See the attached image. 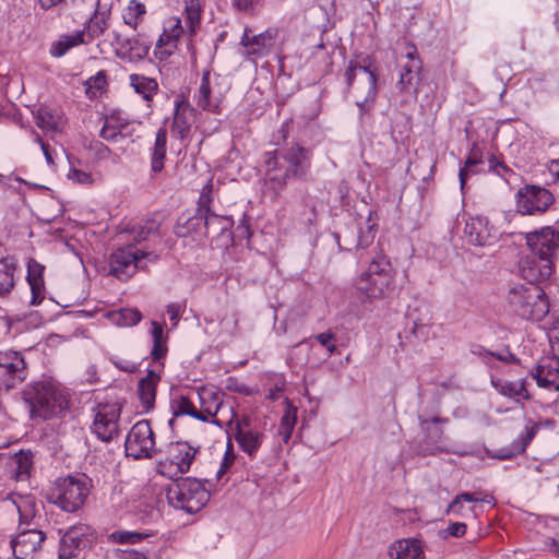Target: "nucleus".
I'll return each instance as SVG.
<instances>
[{"instance_id": "aec40b11", "label": "nucleus", "mask_w": 559, "mask_h": 559, "mask_svg": "<svg viewBox=\"0 0 559 559\" xmlns=\"http://www.w3.org/2000/svg\"><path fill=\"white\" fill-rule=\"evenodd\" d=\"M464 235L474 246H488L496 240L493 229L484 216L469 217L465 223Z\"/></svg>"}, {"instance_id": "2eb2a0df", "label": "nucleus", "mask_w": 559, "mask_h": 559, "mask_svg": "<svg viewBox=\"0 0 559 559\" xmlns=\"http://www.w3.org/2000/svg\"><path fill=\"white\" fill-rule=\"evenodd\" d=\"M187 226L178 227L176 234L180 237H185L191 230H195L199 225L203 224L205 229L204 235L219 234L228 230L231 226V219L227 216H221L215 214L213 211L204 215H195L187 219Z\"/></svg>"}, {"instance_id": "49530a36", "label": "nucleus", "mask_w": 559, "mask_h": 559, "mask_svg": "<svg viewBox=\"0 0 559 559\" xmlns=\"http://www.w3.org/2000/svg\"><path fill=\"white\" fill-rule=\"evenodd\" d=\"M159 223L156 219H146L132 225L128 231L133 235L135 242H141L147 239L151 235L158 233Z\"/></svg>"}, {"instance_id": "a19ab883", "label": "nucleus", "mask_w": 559, "mask_h": 559, "mask_svg": "<svg viewBox=\"0 0 559 559\" xmlns=\"http://www.w3.org/2000/svg\"><path fill=\"white\" fill-rule=\"evenodd\" d=\"M192 124V109L188 107L177 108L171 131L175 135L183 140L188 136Z\"/></svg>"}, {"instance_id": "09e8293b", "label": "nucleus", "mask_w": 559, "mask_h": 559, "mask_svg": "<svg viewBox=\"0 0 559 559\" xmlns=\"http://www.w3.org/2000/svg\"><path fill=\"white\" fill-rule=\"evenodd\" d=\"M171 407L175 416L188 415L201 421H207V417L202 416V413L185 396H180L178 400L174 401Z\"/></svg>"}, {"instance_id": "b1692460", "label": "nucleus", "mask_w": 559, "mask_h": 559, "mask_svg": "<svg viewBox=\"0 0 559 559\" xmlns=\"http://www.w3.org/2000/svg\"><path fill=\"white\" fill-rule=\"evenodd\" d=\"M211 72L204 70L200 85L194 93V100L198 107L210 112H218L221 97L215 95L211 86Z\"/></svg>"}, {"instance_id": "f257e3e1", "label": "nucleus", "mask_w": 559, "mask_h": 559, "mask_svg": "<svg viewBox=\"0 0 559 559\" xmlns=\"http://www.w3.org/2000/svg\"><path fill=\"white\" fill-rule=\"evenodd\" d=\"M311 168V153L298 143L265 152L263 155V191L278 198L290 180L305 181Z\"/></svg>"}, {"instance_id": "680f3d73", "label": "nucleus", "mask_w": 559, "mask_h": 559, "mask_svg": "<svg viewBox=\"0 0 559 559\" xmlns=\"http://www.w3.org/2000/svg\"><path fill=\"white\" fill-rule=\"evenodd\" d=\"M166 311L171 322V326L176 328L180 318L181 306L177 302L169 304Z\"/></svg>"}, {"instance_id": "9b49d317", "label": "nucleus", "mask_w": 559, "mask_h": 559, "mask_svg": "<svg viewBox=\"0 0 559 559\" xmlns=\"http://www.w3.org/2000/svg\"><path fill=\"white\" fill-rule=\"evenodd\" d=\"M554 195L546 188L526 186L518 193L516 206L522 214L544 213L552 204Z\"/></svg>"}, {"instance_id": "e433bc0d", "label": "nucleus", "mask_w": 559, "mask_h": 559, "mask_svg": "<svg viewBox=\"0 0 559 559\" xmlns=\"http://www.w3.org/2000/svg\"><path fill=\"white\" fill-rule=\"evenodd\" d=\"M129 81L135 93L142 95L145 100H151L158 91V84L155 79L133 73L130 74Z\"/></svg>"}, {"instance_id": "f3484780", "label": "nucleus", "mask_w": 559, "mask_h": 559, "mask_svg": "<svg viewBox=\"0 0 559 559\" xmlns=\"http://www.w3.org/2000/svg\"><path fill=\"white\" fill-rule=\"evenodd\" d=\"M109 16L110 9L106 4L102 5L100 1H98L97 9L88 20L86 28L72 34V47L86 44L100 36L108 27Z\"/></svg>"}, {"instance_id": "412c9836", "label": "nucleus", "mask_w": 559, "mask_h": 559, "mask_svg": "<svg viewBox=\"0 0 559 559\" xmlns=\"http://www.w3.org/2000/svg\"><path fill=\"white\" fill-rule=\"evenodd\" d=\"M537 385L549 390H559V358L544 357L532 371Z\"/></svg>"}, {"instance_id": "c9c22d12", "label": "nucleus", "mask_w": 559, "mask_h": 559, "mask_svg": "<svg viewBox=\"0 0 559 559\" xmlns=\"http://www.w3.org/2000/svg\"><path fill=\"white\" fill-rule=\"evenodd\" d=\"M33 463V453L31 451H21L12 459L11 466L17 481H25L29 478Z\"/></svg>"}, {"instance_id": "473e14b6", "label": "nucleus", "mask_w": 559, "mask_h": 559, "mask_svg": "<svg viewBox=\"0 0 559 559\" xmlns=\"http://www.w3.org/2000/svg\"><path fill=\"white\" fill-rule=\"evenodd\" d=\"M167 152V130L159 128L155 135L154 144L151 148V168L154 173H159L164 168V162Z\"/></svg>"}, {"instance_id": "4468645a", "label": "nucleus", "mask_w": 559, "mask_h": 559, "mask_svg": "<svg viewBox=\"0 0 559 559\" xmlns=\"http://www.w3.org/2000/svg\"><path fill=\"white\" fill-rule=\"evenodd\" d=\"M183 2L185 26H182L180 19H171L169 28L165 29L177 41L183 32H187L190 36L194 35L201 22V0H183Z\"/></svg>"}, {"instance_id": "de8ad7c7", "label": "nucleus", "mask_w": 559, "mask_h": 559, "mask_svg": "<svg viewBox=\"0 0 559 559\" xmlns=\"http://www.w3.org/2000/svg\"><path fill=\"white\" fill-rule=\"evenodd\" d=\"M8 332L12 334L22 333L32 326H37L38 322H36V318L34 314H29L28 317L21 318L20 316H7L2 318Z\"/></svg>"}, {"instance_id": "0e129e2a", "label": "nucleus", "mask_w": 559, "mask_h": 559, "mask_svg": "<svg viewBox=\"0 0 559 559\" xmlns=\"http://www.w3.org/2000/svg\"><path fill=\"white\" fill-rule=\"evenodd\" d=\"M167 353L166 340H162L159 342H153V348L151 352L152 357L157 360L164 357Z\"/></svg>"}, {"instance_id": "a18cd8bd", "label": "nucleus", "mask_w": 559, "mask_h": 559, "mask_svg": "<svg viewBox=\"0 0 559 559\" xmlns=\"http://www.w3.org/2000/svg\"><path fill=\"white\" fill-rule=\"evenodd\" d=\"M296 421H297V407L293 406L292 404H289L287 402V406L282 416L280 427H278V433L285 443H287L288 440L290 439L293 430L296 425Z\"/></svg>"}, {"instance_id": "0eeeda50", "label": "nucleus", "mask_w": 559, "mask_h": 559, "mask_svg": "<svg viewBox=\"0 0 559 559\" xmlns=\"http://www.w3.org/2000/svg\"><path fill=\"white\" fill-rule=\"evenodd\" d=\"M127 456L135 460L152 459L158 452L155 435L148 420L135 423L127 435L124 442Z\"/></svg>"}, {"instance_id": "58836bf2", "label": "nucleus", "mask_w": 559, "mask_h": 559, "mask_svg": "<svg viewBox=\"0 0 559 559\" xmlns=\"http://www.w3.org/2000/svg\"><path fill=\"white\" fill-rule=\"evenodd\" d=\"M107 318L115 325L129 328L138 324L142 314L135 308H122L108 312Z\"/></svg>"}, {"instance_id": "20e7f679", "label": "nucleus", "mask_w": 559, "mask_h": 559, "mask_svg": "<svg viewBox=\"0 0 559 559\" xmlns=\"http://www.w3.org/2000/svg\"><path fill=\"white\" fill-rule=\"evenodd\" d=\"M508 301L512 310L526 320H543L549 312L544 289L537 284L516 285L509 290Z\"/></svg>"}, {"instance_id": "f03ea898", "label": "nucleus", "mask_w": 559, "mask_h": 559, "mask_svg": "<svg viewBox=\"0 0 559 559\" xmlns=\"http://www.w3.org/2000/svg\"><path fill=\"white\" fill-rule=\"evenodd\" d=\"M530 254L519 261V271L528 283L548 280L555 270L559 249V227L546 226L524 234Z\"/></svg>"}, {"instance_id": "6e6552de", "label": "nucleus", "mask_w": 559, "mask_h": 559, "mask_svg": "<svg viewBox=\"0 0 559 559\" xmlns=\"http://www.w3.org/2000/svg\"><path fill=\"white\" fill-rule=\"evenodd\" d=\"M143 259L156 261L157 254L153 252H144L128 246L120 248L111 253L109 260V274L119 280L130 278L138 269H144Z\"/></svg>"}, {"instance_id": "c756f323", "label": "nucleus", "mask_w": 559, "mask_h": 559, "mask_svg": "<svg viewBox=\"0 0 559 559\" xmlns=\"http://www.w3.org/2000/svg\"><path fill=\"white\" fill-rule=\"evenodd\" d=\"M70 491V477L58 478L47 492V499L50 503L60 510L68 512L70 500L68 493Z\"/></svg>"}, {"instance_id": "39448f33", "label": "nucleus", "mask_w": 559, "mask_h": 559, "mask_svg": "<svg viewBox=\"0 0 559 559\" xmlns=\"http://www.w3.org/2000/svg\"><path fill=\"white\" fill-rule=\"evenodd\" d=\"M24 395L33 416L49 418L59 415L68 407L63 389L53 381L39 382Z\"/></svg>"}, {"instance_id": "bb28decb", "label": "nucleus", "mask_w": 559, "mask_h": 559, "mask_svg": "<svg viewBox=\"0 0 559 559\" xmlns=\"http://www.w3.org/2000/svg\"><path fill=\"white\" fill-rule=\"evenodd\" d=\"M45 266L34 259L27 262V283L31 288V305L37 306L45 299Z\"/></svg>"}, {"instance_id": "a878e982", "label": "nucleus", "mask_w": 559, "mask_h": 559, "mask_svg": "<svg viewBox=\"0 0 559 559\" xmlns=\"http://www.w3.org/2000/svg\"><path fill=\"white\" fill-rule=\"evenodd\" d=\"M490 383L500 395L508 397L515 403H522V401L531 399L526 389L525 379L510 381L500 378H491Z\"/></svg>"}, {"instance_id": "5fc2aeb1", "label": "nucleus", "mask_w": 559, "mask_h": 559, "mask_svg": "<svg viewBox=\"0 0 559 559\" xmlns=\"http://www.w3.org/2000/svg\"><path fill=\"white\" fill-rule=\"evenodd\" d=\"M94 182L93 174L88 170L78 169L72 162V183L91 186Z\"/></svg>"}, {"instance_id": "bf43d9fd", "label": "nucleus", "mask_w": 559, "mask_h": 559, "mask_svg": "<svg viewBox=\"0 0 559 559\" xmlns=\"http://www.w3.org/2000/svg\"><path fill=\"white\" fill-rule=\"evenodd\" d=\"M459 499L463 502L475 503L478 501L495 504V498L491 495L479 496L477 492H462L459 495Z\"/></svg>"}, {"instance_id": "a211bd4d", "label": "nucleus", "mask_w": 559, "mask_h": 559, "mask_svg": "<svg viewBox=\"0 0 559 559\" xmlns=\"http://www.w3.org/2000/svg\"><path fill=\"white\" fill-rule=\"evenodd\" d=\"M45 534L38 530L22 531L11 540V548L16 559H34L39 551Z\"/></svg>"}, {"instance_id": "ddd939ff", "label": "nucleus", "mask_w": 559, "mask_h": 559, "mask_svg": "<svg viewBox=\"0 0 559 559\" xmlns=\"http://www.w3.org/2000/svg\"><path fill=\"white\" fill-rule=\"evenodd\" d=\"M133 129L127 119L118 112H111L104 117V123L99 131V136L112 144H118L124 150L126 145L131 143Z\"/></svg>"}, {"instance_id": "4be33fe9", "label": "nucleus", "mask_w": 559, "mask_h": 559, "mask_svg": "<svg viewBox=\"0 0 559 559\" xmlns=\"http://www.w3.org/2000/svg\"><path fill=\"white\" fill-rule=\"evenodd\" d=\"M539 429V425L532 419H527L524 432L521 433L509 448L500 449L496 453L490 454L491 457L499 460H509L519 454H522L531 441L535 438L537 431Z\"/></svg>"}, {"instance_id": "4c0bfd02", "label": "nucleus", "mask_w": 559, "mask_h": 559, "mask_svg": "<svg viewBox=\"0 0 559 559\" xmlns=\"http://www.w3.org/2000/svg\"><path fill=\"white\" fill-rule=\"evenodd\" d=\"M107 74L104 70L98 71L95 75L87 78L81 82V87L90 99L99 97L106 90Z\"/></svg>"}, {"instance_id": "72a5a7b5", "label": "nucleus", "mask_w": 559, "mask_h": 559, "mask_svg": "<svg viewBox=\"0 0 559 559\" xmlns=\"http://www.w3.org/2000/svg\"><path fill=\"white\" fill-rule=\"evenodd\" d=\"M235 439L245 453L254 456L263 442L264 435L257 429H247L246 432L235 431Z\"/></svg>"}, {"instance_id": "338daca9", "label": "nucleus", "mask_w": 559, "mask_h": 559, "mask_svg": "<svg viewBox=\"0 0 559 559\" xmlns=\"http://www.w3.org/2000/svg\"><path fill=\"white\" fill-rule=\"evenodd\" d=\"M151 335H152V338H153V342L154 341H162V340H166V337L164 336V326L162 323L157 322V321H152L151 322Z\"/></svg>"}, {"instance_id": "6ab92c4d", "label": "nucleus", "mask_w": 559, "mask_h": 559, "mask_svg": "<svg viewBox=\"0 0 559 559\" xmlns=\"http://www.w3.org/2000/svg\"><path fill=\"white\" fill-rule=\"evenodd\" d=\"M394 278L369 276L368 273H361L355 281L357 290L368 300L382 299L388 296L392 289Z\"/></svg>"}, {"instance_id": "9d476101", "label": "nucleus", "mask_w": 559, "mask_h": 559, "mask_svg": "<svg viewBox=\"0 0 559 559\" xmlns=\"http://www.w3.org/2000/svg\"><path fill=\"white\" fill-rule=\"evenodd\" d=\"M202 416L213 417L212 423L218 427L230 425L236 417L231 406L225 405L221 395L211 390L202 389L199 393Z\"/></svg>"}, {"instance_id": "69168bd1", "label": "nucleus", "mask_w": 559, "mask_h": 559, "mask_svg": "<svg viewBox=\"0 0 559 559\" xmlns=\"http://www.w3.org/2000/svg\"><path fill=\"white\" fill-rule=\"evenodd\" d=\"M477 164H478V160L476 158L468 157L467 160L465 162V166L460 169L459 178H460V183H461L462 188L464 187V185L467 180L468 168L472 166H475Z\"/></svg>"}, {"instance_id": "774afa93", "label": "nucleus", "mask_w": 559, "mask_h": 559, "mask_svg": "<svg viewBox=\"0 0 559 559\" xmlns=\"http://www.w3.org/2000/svg\"><path fill=\"white\" fill-rule=\"evenodd\" d=\"M448 532L451 536L461 537L466 533V524L462 522L451 523L448 527Z\"/></svg>"}, {"instance_id": "c85d7f7f", "label": "nucleus", "mask_w": 559, "mask_h": 559, "mask_svg": "<svg viewBox=\"0 0 559 559\" xmlns=\"http://www.w3.org/2000/svg\"><path fill=\"white\" fill-rule=\"evenodd\" d=\"M93 480L84 473L72 475V512L81 509L93 489Z\"/></svg>"}, {"instance_id": "8fccbe9b", "label": "nucleus", "mask_w": 559, "mask_h": 559, "mask_svg": "<svg viewBox=\"0 0 559 559\" xmlns=\"http://www.w3.org/2000/svg\"><path fill=\"white\" fill-rule=\"evenodd\" d=\"M37 126L46 132L58 133L63 127V121L60 117L47 110H43L37 116Z\"/></svg>"}, {"instance_id": "7ed1b4c3", "label": "nucleus", "mask_w": 559, "mask_h": 559, "mask_svg": "<svg viewBox=\"0 0 559 559\" xmlns=\"http://www.w3.org/2000/svg\"><path fill=\"white\" fill-rule=\"evenodd\" d=\"M346 85L361 115L368 114L377 97V76L368 57L350 60L344 73Z\"/></svg>"}, {"instance_id": "393cba45", "label": "nucleus", "mask_w": 559, "mask_h": 559, "mask_svg": "<svg viewBox=\"0 0 559 559\" xmlns=\"http://www.w3.org/2000/svg\"><path fill=\"white\" fill-rule=\"evenodd\" d=\"M405 57L407 61L401 66L400 79L396 84L401 92H408L413 87L414 80L421 70V60L418 58L415 47H411Z\"/></svg>"}, {"instance_id": "603ef678", "label": "nucleus", "mask_w": 559, "mask_h": 559, "mask_svg": "<svg viewBox=\"0 0 559 559\" xmlns=\"http://www.w3.org/2000/svg\"><path fill=\"white\" fill-rule=\"evenodd\" d=\"M377 233L376 224L370 223V218L367 222L366 229H360L358 234V239L356 241V249H365L368 248L374 240Z\"/></svg>"}, {"instance_id": "1a4fd4ad", "label": "nucleus", "mask_w": 559, "mask_h": 559, "mask_svg": "<svg viewBox=\"0 0 559 559\" xmlns=\"http://www.w3.org/2000/svg\"><path fill=\"white\" fill-rule=\"evenodd\" d=\"M121 406L119 403L98 404L95 409L92 431L105 442H109L119 435V418Z\"/></svg>"}, {"instance_id": "3c124183", "label": "nucleus", "mask_w": 559, "mask_h": 559, "mask_svg": "<svg viewBox=\"0 0 559 559\" xmlns=\"http://www.w3.org/2000/svg\"><path fill=\"white\" fill-rule=\"evenodd\" d=\"M213 181L209 179L204 185L199 201H198V215H204L212 212L210 204L212 202Z\"/></svg>"}, {"instance_id": "7c9ffc66", "label": "nucleus", "mask_w": 559, "mask_h": 559, "mask_svg": "<svg viewBox=\"0 0 559 559\" xmlns=\"http://www.w3.org/2000/svg\"><path fill=\"white\" fill-rule=\"evenodd\" d=\"M10 500L19 513L20 524H29L37 513L35 498L31 495L14 493L10 496Z\"/></svg>"}, {"instance_id": "13d9d810", "label": "nucleus", "mask_w": 559, "mask_h": 559, "mask_svg": "<svg viewBox=\"0 0 559 559\" xmlns=\"http://www.w3.org/2000/svg\"><path fill=\"white\" fill-rule=\"evenodd\" d=\"M314 338L324 346L330 355H333L336 352V345L334 343L335 335L332 332L319 333L314 336Z\"/></svg>"}, {"instance_id": "cd10ccee", "label": "nucleus", "mask_w": 559, "mask_h": 559, "mask_svg": "<svg viewBox=\"0 0 559 559\" xmlns=\"http://www.w3.org/2000/svg\"><path fill=\"white\" fill-rule=\"evenodd\" d=\"M391 559H424L421 543L415 538H403L394 542L388 550Z\"/></svg>"}, {"instance_id": "052dcab7", "label": "nucleus", "mask_w": 559, "mask_h": 559, "mask_svg": "<svg viewBox=\"0 0 559 559\" xmlns=\"http://www.w3.org/2000/svg\"><path fill=\"white\" fill-rule=\"evenodd\" d=\"M226 388L229 390V391H233V392H238L240 394H243V395H251L253 390L249 386H247L246 384L243 383H239L236 379H231L229 378L227 380V385Z\"/></svg>"}, {"instance_id": "864d4df0", "label": "nucleus", "mask_w": 559, "mask_h": 559, "mask_svg": "<svg viewBox=\"0 0 559 559\" xmlns=\"http://www.w3.org/2000/svg\"><path fill=\"white\" fill-rule=\"evenodd\" d=\"M111 536L117 543L120 544H135L148 535L139 532L118 531L112 533Z\"/></svg>"}, {"instance_id": "5701e85b", "label": "nucleus", "mask_w": 559, "mask_h": 559, "mask_svg": "<svg viewBox=\"0 0 559 559\" xmlns=\"http://www.w3.org/2000/svg\"><path fill=\"white\" fill-rule=\"evenodd\" d=\"M447 419L440 417H433L431 419L423 418L419 416V424L425 432L426 448L423 449V454H432L435 451H443L439 445L443 438V429L440 424L447 423Z\"/></svg>"}, {"instance_id": "6e6d98bb", "label": "nucleus", "mask_w": 559, "mask_h": 559, "mask_svg": "<svg viewBox=\"0 0 559 559\" xmlns=\"http://www.w3.org/2000/svg\"><path fill=\"white\" fill-rule=\"evenodd\" d=\"M70 49V36L63 35L58 41H55L50 47V55L55 58L64 56Z\"/></svg>"}, {"instance_id": "f8f14e48", "label": "nucleus", "mask_w": 559, "mask_h": 559, "mask_svg": "<svg viewBox=\"0 0 559 559\" xmlns=\"http://www.w3.org/2000/svg\"><path fill=\"white\" fill-rule=\"evenodd\" d=\"M197 449L191 447L188 442L178 441L170 443L167 450V463H159L162 468H168L162 471L163 474L174 477L178 474L188 473L190 466L195 457Z\"/></svg>"}, {"instance_id": "2f4dec72", "label": "nucleus", "mask_w": 559, "mask_h": 559, "mask_svg": "<svg viewBox=\"0 0 559 559\" xmlns=\"http://www.w3.org/2000/svg\"><path fill=\"white\" fill-rule=\"evenodd\" d=\"M159 381V377L153 372L148 371V373L142 378L138 385V393L140 401L143 407L148 411L153 408L156 396V386Z\"/></svg>"}, {"instance_id": "37998d69", "label": "nucleus", "mask_w": 559, "mask_h": 559, "mask_svg": "<svg viewBox=\"0 0 559 559\" xmlns=\"http://www.w3.org/2000/svg\"><path fill=\"white\" fill-rule=\"evenodd\" d=\"M145 13L146 8L144 3L138 0H131L123 10L122 19L127 25L135 29L143 21Z\"/></svg>"}, {"instance_id": "423d86ee", "label": "nucleus", "mask_w": 559, "mask_h": 559, "mask_svg": "<svg viewBox=\"0 0 559 559\" xmlns=\"http://www.w3.org/2000/svg\"><path fill=\"white\" fill-rule=\"evenodd\" d=\"M167 500L176 509L197 513L210 500V492L197 478L180 477L167 490Z\"/></svg>"}, {"instance_id": "ea45409f", "label": "nucleus", "mask_w": 559, "mask_h": 559, "mask_svg": "<svg viewBox=\"0 0 559 559\" xmlns=\"http://www.w3.org/2000/svg\"><path fill=\"white\" fill-rule=\"evenodd\" d=\"M362 273H368L369 276L394 278L392 264L381 250L374 254L368 265V269Z\"/></svg>"}, {"instance_id": "f704fd0d", "label": "nucleus", "mask_w": 559, "mask_h": 559, "mask_svg": "<svg viewBox=\"0 0 559 559\" xmlns=\"http://www.w3.org/2000/svg\"><path fill=\"white\" fill-rule=\"evenodd\" d=\"M16 263L11 257L0 259V297L8 295L15 284Z\"/></svg>"}, {"instance_id": "dca6fc26", "label": "nucleus", "mask_w": 559, "mask_h": 559, "mask_svg": "<svg viewBox=\"0 0 559 559\" xmlns=\"http://www.w3.org/2000/svg\"><path fill=\"white\" fill-rule=\"evenodd\" d=\"M277 35L278 31L275 28H267L265 32L252 36L246 31L241 38L245 56L255 59L270 55L276 45Z\"/></svg>"}, {"instance_id": "79ce46f5", "label": "nucleus", "mask_w": 559, "mask_h": 559, "mask_svg": "<svg viewBox=\"0 0 559 559\" xmlns=\"http://www.w3.org/2000/svg\"><path fill=\"white\" fill-rule=\"evenodd\" d=\"M95 539L94 530L86 524L72 525V550L85 549L90 547ZM74 554L72 552V557Z\"/></svg>"}, {"instance_id": "c03bdc74", "label": "nucleus", "mask_w": 559, "mask_h": 559, "mask_svg": "<svg viewBox=\"0 0 559 559\" xmlns=\"http://www.w3.org/2000/svg\"><path fill=\"white\" fill-rule=\"evenodd\" d=\"M151 44L142 37L126 39L122 48L126 49L130 60L144 59L150 50Z\"/></svg>"}, {"instance_id": "e2e57ef3", "label": "nucleus", "mask_w": 559, "mask_h": 559, "mask_svg": "<svg viewBox=\"0 0 559 559\" xmlns=\"http://www.w3.org/2000/svg\"><path fill=\"white\" fill-rule=\"evenodd\" d=\"M261 0H231L233 5L243 12L252 11Z\"/></svg>"}, {"instance_id": "4d7b16f0", "label": "nucleus", "mask_w": 559, "mask_h": 559, "mask_svg": "<svg viewBox=\"0 0 559 559\" xmlns=\"http://www.w3.org/2000/svg\"><path fill=\"white\" fill-rule=\"evenodd\" d=\"M156 47L158 49H163L160 53L171 55L173 50L177 47V40L171 38L170 35L164 31V33L159 36Z\"/></svg>"}]
</instances>
